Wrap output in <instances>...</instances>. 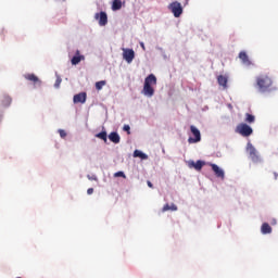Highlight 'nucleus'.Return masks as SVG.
I'll use <instances>...</instances> for the list:
<instances>
[{
	"label": "nucleus",
	"mask_w": 278,
	"mask_h": 278,
	"mask_svg": "<svg viewBox=\"0 0 278 278\" xmlns=\"http://www.w3.org/2000/svg\"><path fill=\"white\" fill-rule=\"evenodd\" d=\"M105 80H100L96 83V90H103V86H105Z\"/></svg>",
	"instance_id": "obj_23"
},
{
	"label": "nucleus",
	"mask_w": 278,
	"mask_h": 278,
	"mask_svg": "<svg viewBox=\"0 0 278 278\" xmlns=\"http://www.w3.org/2000/svg\"><path fill=\"white\" fill-rule=\"evenodd\" d=\"M261 232L266 236L268 233H273V227L268 223H263L261 226Z\"/></svg>",
	"instance_id": "obj_13"
},
{
	"label": "nucleus",
	"mask_w": 278,
	"mask_h": 278,
	"mask_svg": "<svg viewBox=\"0 0 278 278\" xmlns=\"http://www.w3.org/2000/svg\"><path fill=\"white\" fill-rule=\"evenodd\" d=\"M93 192H94V189H93V188H89V189L87 190V194H93Z\"/></svg>",
	"instance_id": "obj_31"
},
{
	"label": "nucleus",
	"mask_w": 278,
	"mask_h": 278,
	"mask_svg": "<svg viewBox=\"0 0 278 278\" xmlns=\"http://www.w3.org/2000/svg\"><path fill=\"white\" fill-rule=\"evenodd\" d=\"M190 166L195 168V170H201V168H203V166H205V162H203V161L191 162Z\"/></svg>",
	"instance_id": "obj_17"
},
{
	"label": "nucleus",
	"mask_w": 278,
	"mask_h": 278,
	"mask_svg": "<svg viewBox=\"0 0 278 278\" xmlns=\"http://www.w3.org/2000/svg\"><path fill=\"white\" fill-rule=\"evenodd\" d=\"M271 225H277V219H273Z\"/></svg>",
	"instance_id": "obj_33"
},
{
	"label": "nucleus",
	"mask_w": 278,
	"mask_h": 278,
	"mask_svg": "<svg viewBox=\"0 0 278 278\" xmlns=\"http://www.w3.org/2000/svg\"><path fill=\"white\" fill-rule=\"evenodd\" d=\"M156 85H157V77H155V75L153 74L148 75L147 78L144 79L142 93L146 97H153L155 94V89H153L152 86H156Z\"/></svg>",
	"instance_id": "obj_1"
},
{
	"label": "nucleus",
	"mask_w": 278,
	"mask_h": 278,
	"mask_svg": "<svg viewBox=\"0 0 278 278\" xmlns=\"http://www.w3.org/2000/svg\"><path fill=\"white\" fill-rule=\"evenodd\" d=\"M114 177H123L125 179L126 176H125V173L117 172V173H115Z\"/></svg>",
	"instance_id": "obj_26"
},
{
	"label": "nucleus",
	"mask_w": 278,
	"mask_h": 278,
	"mask_svg": "<svg viewBox=\"0 0 278 278\" xmlns=\"http://www.w3.org/2000/svg\"><path fill=\"white\" fill-rule=\"evenodd\" d=\"M90 181H97V176H87Z\"/></svg>",
	"instance_id": "obj_30"
},
{
	"label": "nucleus",
	"mask_w": 278,
	"mask_h": 278,
	"mask_svg": "<svg viewBox=\"0 0 278 278\" xmlns=\"http://www.w3.org/2000/svg\"><path fill=\"white\" fill-rule=\"evenodd\" d=\"M167 8L172 14H174L175 18H179V16L184 14V7H181V3L178 1L169 3Z\"/></svg>",
	"instance_id": "obj_4"
},
{
	"label": "nucleus",
	"mask_w": 278,
	"mask_h": 278,
	"mask_svg": "<svg viewBox=\"0 0 278 278\" xmlns=\"http://www.w3.org/2000/svg\"><path fill=\"white\" fill-rule=\"evenodd\" d=\"M210 166L216 177H218L219 179H225V172L223 169H220V167H218V165H216L214 163H210Z\"/></svg>",
	"instance_id": "obj_9"
},
{
	"label": "nucleus",
	"mask_w": 278,
	"mask_h": 278,
	"mask_svg": "<svg viewBox=\"0 0 278 278\" xmlns=\"http://www.w3.org/2000/svg\"><path fill=\"white\" fill-rule=\"evenodd\" d=\"M236 134H240L243 138H249L253 135V128L245 123H241L236 127Z\"/></svg>",
	"instance_id": "obj_3"
},
{
	"label": "nucleus",
	"mask_w": 278,
	"mask_h": 278,
	"mask_svg": "<svg viewBox=\"0 0 278 278\" xmlns=\"http://www.w3.org/2000/svg\"><path fill=\"white\" fill-rule=\"evenodd\" d=\"M134 58H136V52L132 49H124L123 59L128 63L131 64L134 62Z\"/></svg>",
	"instance_id": "obj_8"
},
{
	"label": "nucleus",
	"mask_w": 278,
	"mask_h": 278,
	"mask_svg": "<svg viewBox=\"0 0 278 278\" xmlns=\"http://www.w3.org/2000/svg\"><path fill=\"white\" fill-rule=\"evenodd\" d=\"M124 131H127V134H131V127L129 125H124Z\"/></svg>",
	"instance_id": "obj_25"
},
{
	"label": "nucleus",
	"mask_w": 278,
	"mask_h": 278,
	"mask_svg": "<svg viewBox=\"0 0 278 278\" xmlns=\"http://www.w3.org/2000/svg\"><path fill=\"white\" fill-rule=\"evenodd\" d=\"M96 138H99L100 140H103V142H108V132L101 131L96 135Z\"/></svg>",
	"instance_id": "obj_20"
},
{
	"label": "nucleus",
	"mask_w": 278,
	"mask_h": 278,
	"mask_svg": "<svg viewBox=\"0 0 278 278\" xmlns=\"http://www.w3.org/2000/svg\"><path fill=\"white\" fill-rule=\"evenodd\" d=\"M24 78H26L27 81H33L34 86L42 85V80L40 78H38V76H36L35 74H25Z\"/></svg>",
	"instance_id": "obj_10"
},
{
	"label": "nucleus",
	"mask_w": 278,
	"mask_h": 278,
	"mask_svg": "<svg viewBox=\"0 0 278 278\" xmlns=\"http://www.w3.org/2000/svg\"><path fill=\"white\" fill-rule=\"evenodd\" d=\"M245 123H249L250 125H251V123H255V116L250 113H247L245 114Z\"/></svg>",
	"instance_id": "obj_22"
},
{
	"label": "nucleus",
	"mask_w": 278,
	"mask_h": 278,
	"mask_svg": "<svg viewBox=\"0 0 278 278\" xmlns=\"http://www.w3.org/2000/svg\"><path fill=\"white\" fill-rule=\"evenodd\" d=\"M217 83L224 88V90H227V83H228L227 76L219 75L217 77Z\"/></svg>",
	"instance_id": "obj_16"
},
{
	"label": "nucleus",
	"mask_w": 278,
	"mask_h": 278,
	"mask_svg": "<svg viewBox=\"0 0 278 278\" xmlns=\"http://www.w3.org/2000/svg\"><path fill=\"white\" fill-rule=\"evenodd\" d=\"M256 86L260 92H270L273 88V78L268 75H261L256 78Z\"/></svg>",
	"instance_id": "obj_2"
},
{
	"label": "nucleus",
	"mask_w": 278,
	"mask_h": 278,
	"mask_svg": "<svg viewBox=\"0 0 278 278\" xmlns=\"http://www.w3.org/2000/svg\"><path fill=\"white\" fill-rule=\"evenodd\" d=\"M81 60H85L84 55L79 54V50L76 51V55L72 58L73 66H77Z\"/></svg>",
	"instance_id": "obj_14"
},
{
	"label": "nucleus",
	"mask_w": 278,
	"mask_h": 278,
	"mask_svg": "<svg viewBox=\"0 0 278 278\" xmlns=\"http://www.w3.org/2000/svg\"><path fill=\"white\" fill-rule=\"evenodd\" d=\"M239 59L241 60L242 64H245V66H251V60H249L247 52L241 51L239 53Z\"/></svg>",
	"instance_id": "obj_12"
},
{
	"label": "nucleus",
	"mask_w": 278,
	"mask_h": 278,
	"mask_svg": "<svg viewBox=\"0 0 278 278\" xmlns=\"http://www.w3.org/2000/svg\"><path fill=\"white\" fill-rule=\"evenodd\" d=\"M247 151L252 160V162H262V159H260V154L257 153V150L255 149V147H253V143L248 142L247 144Z\"/></svg>",
	"instance_id": "obj_5"
},
{
	"label": "nucleus",
	"mask_w": 278,
	"mask_h": 278,
	"mask_svg": "<svg viewBox=\"0 0 278 278\" xmlns=\"http://www.w3.org/2000/svg\"><path fill=\"white\" fill-rule=\"evenodd\" d=\"M109 140H111V142H114V144H118V142H121V136L118 135V132L113 131L109 135Z\"/></svg>",
	"instance_id": "obj_15"
},
{
	"label": "nucleus",
	"mask_w": 278,
	"mask_h": 278,
	"mask_svg": "<svg viewBox=\"0 0 278 278\" xmlns=\"http://www.w3.org/2000/svg\"><path fill=\"white\" fill-rule=\"evenodd\" d=\"M169 210L172 212H177V205H175V204L169 205Z\"/></svg>",
	"instance_id": "obj_29"
},
{
	"label": "nucleus",
	"mask_w": 278,
	"mask_h": 278,
	"mask_svg": "<svg viewBox=\"0 0 278 278\" xmlns=\"http://www.w3.org/2000/svg\"><path fill=\"white\" fill-rule=\"evenodd\" d=\"M61 84H62V77L58 76L54 83V88H60Z\"/></svg>",
	"instance_id": "obj_24"
},
{
	"label": "nucleus",
	"mask_w": 278,
	"mask_h": 278,
	"mask_svg": "<svg viewBox=\"0 0 278 278\" xmlns=\"http://www.w3.org/2000/svg\"><path fill=\"white\" fill-rule=\"evenodd\" d=\"M11 103H12V98H10V96H4L2 100V105H4V108H9Z\"/></svg>",
	"instance_id": "obj_21"
},
{
	"label": "nucleus",
	"mask_w": 278,
	"mask_h": 278,
	"mask_svg": "<svg viewBox=\"0 0 278 278\" xmlns=\"http://www.w3.org/2000/svg\"><path fill=\"white\" fill-rule=\"evenodd\" d=\"M121 8H123V2L121 0H113V3H112L113 12L121 10Z\"/></svg>",
	"instance_id": "obj_19"
},
{
	"label": "nucleus",
	"mask_w": 278,
	"mask_h": 278,
	"mask_svg": "<svg viewBox=\"0 0 278 278\" xmlns=\"http://www.w3.org/2000/svg\"><path fill=\"white\" fill-rule=\"evenodd\" d=\"M170 210V205L167 203L163 206L162 212H168Z\"/></svg>",
	"instance_id": "obj_28"
},
{
	"label": "nucleus",
	"mask_w": 278,
	"mask_h": 278,
	"mask_svg": "<svg viewBox=\"0 0 278 278\" xmlns=\"http://www.w3.org/2000/svg\"><path fill=\"white\" fill-rule=\"evenodd\" d=\"M96 21H98L100 27H105L108 25V13L101 11L100 13L94 14Z\"/></svg>",
	"instance_id": "obj_7"
},
{
	"label": "nucleus",
	"mask_w": 278,
	"mask_h": 278,
	"mask_svg": "<svg viewBox=\"0 0 278 278\" xmlns=\"http://www.w3.org/2000/svg\"><path fill=\"white\" fill-rule=\"evenodd\" d=\"M59 134H60V137H61V138H66V131H65V130L60 129V130H59Z\"/></svg>",
	"instance_id": "obj_27"
},
{
	"label": "nucleus",
	"mask_w": 278,
	"mask_h": 278,
	"mask_svg": "<svg viewBox=\"0 0 278 278\" xmlns=\"http://www.w3.org/2000/svg\"><path fill=\"white\" fill-rule=\"evenodd\" d=\"M87 94L86 92H80L78 94H75L73 98L74 103H86Z\"/></svg>",
	"instance_id": "obj_11"
},
{
	"label": "nucleus",
	"mask_w": 278,
	"mask_h": 278,
	"mask_svg": "<svg viewBox=\"0 0 278 278\" xmlns=\"http://www.w3.org/2000/svg\"><path fill=\"white\" fill-rule=\"evenodd\" d=\"M140 45H141L142 49H144V43H143V42H141Z\"/></svg>",
	"instance_id": "obj_34"
},
{
	"label": "nucleus",
	"mask_w": 278,
	"mask_h": 278,
	"mask_svg": "<svg viewBox=\"0 0 278 278\" xmlns=\"http://www.w3.org/2000/svg\"><path fill=\"white\" fill-rule=\"evenodd\" d=\"M275 179H277V173H275Z\"/></svg>",
	"instance_id": "obj_35"
},
{
	"label": "nucleus",
	"mask_w": 278,
	"mask_h": 278,
	"mask_svg": "<svg viewBox=\"0 0 278 278\" xmlns=\"http://www.w3.org/2000/svg\"><path fill=\"white\" fill-rule=\"evenodd\" d=\"M134 157H140L141 160H149V155H147L144 152L140 150L134 151Z\"/></svg>",
	"instance_id": "obj_18"
},
{
	"label": "nucleus",
	"mask_w": 278,
	"mask_h": 278,
	"mask_svg": "<svg viewBox=\"0 0 278 278\" xmlns=\"http://www.w3.org/2000/svg\"><path fill=\"white\" fill-rule=\"evenodd\" d=\"M147 185H148L149 188H153V184L151 182V180H148Z\"/></svg>",
	"instance_id": "obj_32"
},
{
	"label": "nucleus",
	"mask_w": 278,
	"mask_h": 278,
	"mask_svg": "<svg viewBox=\"0 0 278 278\" xmlns=\"http://www.w3.org/2000/svg\"><path fill=\"white\" fill-rule=\"evenodd\" d=\"M190 131H191L192 136H194V138L190 137L188 139V142L190 144H194L197 142H201V130H199L197 126L191 125L190 126Z\"/></svg>",
	"instance_id": "obj_6"
}]
</instances>
